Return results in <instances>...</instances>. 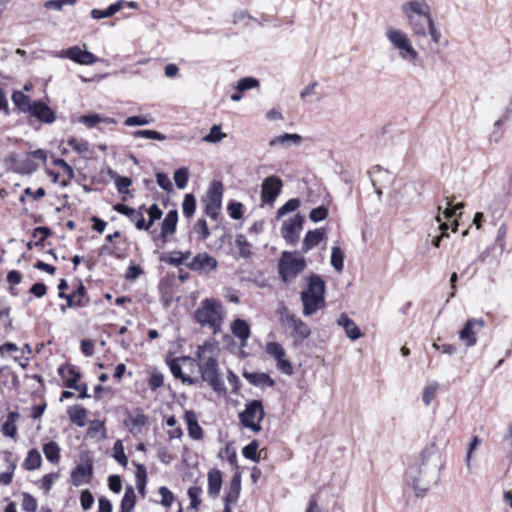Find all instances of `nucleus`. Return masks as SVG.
Instances as JSON below:
<instances>
[{
	"mask_svg": "<svg viewBox=\"0 0 512 512\" xmlns=\"http://www.w3.org/2000/svg\"><path fill=\"white\" fill-rule=\"evenodd\" d=\"M439 453L434 446L424 448L405 469L404 481L416 496H423L435 481Z\"/></svg>",
	"mask_w": 512,
	"mask_h": 512,
	"instance_id": "f257e3e1",
	"label": "nucleus"
},
{
	"mask_svg": "<svg viewBox=\"0 0 512 512\" xmlns=\"http://www.w3.org/2000/svg\"><path fill=\"white\" fill-rule=\"evenodd\" d=\"M197 355L199 363L196 365L201 372V379L208 382L214 391L224 392L225 385L220 377L217 364L218 346L214 343H205L199 346Z\"/></svg>",
	"mask_w": 512,
	"mask_h": 512,
	"instance_id": "f03ea898",
	"label": "nucleus"
},
{
	"mask_svg": "<svg viewBox=\"0 0 512 512\" xmlns=\"http://www.w3.org/2000/svg\"><path fill=\"white\" fill-rule=\"evenodd\" d=\"M306 288L301 292L302 314L309 317L325 308V281L316 274L306 278Z\"/></svg>",
	"mask_w": 512,
	"mask_h": 512,
	"instance_id": "7ed1b4c3",
	"label": "nucleus"
},
{
	"mask_svg": "<svg viewBox=\"0 0 512 512\" xmlns=\"http://www.w3.org/2000/svg\"><path fill=\"white\" fill-rule=\"evenodd\" d=\"M384 35L391 49L397 53L400 60L411 65H415L419 61L420 53L405 30L389 26L386 28Z\"/></svg>",
	"mask_w": 512,
	"mask_h": 512,
	"instance_id": "20e7f679",
	"label": "nucleus"
},
{
	"mask_svg": "<svg viewBox=\"0 0 512 512\" xmlns=\"http://www.w3.org/2000/svg\"><path fill=\"white\" fill-rule=\"evenodd\" d=\"M401 12L406 20H413L417 16L428 22V36L433 45H439L442 33L434 20L431 7L426 0H408L401 5Z\"/></svg>",
	"mask_w": 512,
	"mask_h": 512,
	"instance_id": "39448f33",
	"label": "nucleus"
},
{
	"mask_svg": "<svg viewBox=\"0 0 512 512\" xmlns=\"http://www.w3.org/2000/svg\"><path fill=\"white\" fill-rule=\"evenodd\" d=\"M225 318V309L222 303L214 298H206L201 301L194 311V319L203 327H209L214 334L221 331Z\"/></svg>",
	"mask_w": 512,
	"mask_h": 512,
	"instance_id": "423d86ee",
	"label": "nucleus"
},
{
	"mask_svg": "<svg viewBox=\"0 0 512 512\" xmlns=\"http://www.w3.org/2000/svg\"><path fill=\"white\" fill-rule=\"evenodd\" d=\"M306 260L298 252H283L278 268L285 282L293 281L305 268Z\"/></svg>",
	"mask_w": 512,
	"mask_h": 512,
	"instance_id": "0eeeda50",
	"label": "nucleus"
},
{
	"mask_svg": "<svg viewBox=\"0 0 512 512\" xmlns=\"http://www.w3.org/2000/svg\"><path fill=\"white\" fill-rule=\"evenodd\" d=\"M265 411L262 402L259 400H251L246 405L243 411L239 413V420L241 425L252 431L259 433L262 430L261 422L264 419Z\"/></svg>",
	"mask_w": 512,
	"mask_h": 512,
	"instance_id": "6e6552de",
	"label": "nucleus"
},
{
	"mask_svg": "<svg viewBox=\"0 0 512 512\" xmlns=\"http://www.w3.org/2000/svg\"><path fill=\"white\" fill-rule=\"evenodd\" d=\"M222 196H223V185L219 181H213L208 191L206 192L205 197L203 198V203L205 206V213L215 219L221 209L222 204Z\"/></svg>",
	"mask_w": 512,
	"mask_h": 512,
	"instance_id": "1a4fd4ad",
	"label": "nucleus"
},
{
	"mask_svg": "<svg viewBox=\"0 0 512 512\" xmlns=\"http://www.w3.org/2000/svg\"><path fill=\"white\" fill-rule=\"evenodd\" d=\"M266 353L276 362V367L285 375L293 374L291 362L286 357V351L279 342H267L265 346Z\"/></svg>",
	"mask_w": 512,
	"mask_h": 512,
	"instance_id": "9d476101",
	"label": "nucleus"
},
{
	"mask_svg": "<svg viewBox=\"0 0 512 512\" xmlns=\"http://www.w3.org/2000/svg\"><path fill=\"white\" fill-rule=\"evenodd\" d=\"M196 367L197 365L192 358L182 357L171 363L170 370L176 378L192 384L196 382V379L193 377Z\"/></svg>",
	"mask_w": 512,
	"mask_h": 512,
	"instance_id": "9b49d317",
	"label": "nucleus"
},
{
	"mask_svg": "<svg viewBox=\"0 0 512 512\" xmlns=\"http://www.w3.org/2000/svg\"><path fill=\"white\" fill-rule=\"evenodd\" d=\"M57 57L67 58L81 65H93L98 61L97 57L87 50L86 44H84L83 47L72 46L68 49L61 50L57 54Z\"/></svg>",
	"mask_w": 512,
	"mask_h": 512,
	"instance_id": "f8f14e48",
	"label": "nucleus"
},
{
	"mask_svg": "<svg viewBox=\"0 0 512 512\" xmlns=\"http://www.w3.org/2000/svg\"><path fill=\"white\" fill-rule=\"evenodd\" d=\"M304 218L300 214H295L292 217L283 221L281 226V235L286 242L295 245L300 237L303 228Z\"/></svg>",
	"mask_w": 512,
	"mask_h": 512,
	"instance_id": "ddd939ff",
	"label": "nucleus"
},
{
	"mask_svg": "<svg viewBox=\"0 0 512 512\" xmlns=\"http://www.w3.org/2000/svg\"><path fill=\"white\" fill-rule=\"evenodd\" d=\"M283 182L277 176H269L262 183L261 200L272 205L282 191Z\"/></svg>",
	"mask_w": 512,
	"mask_h": 512,
	"instance_id": "4468645a",
	"label": "nucleus"
},
{
	"mask_svg": "<svg viewBox=\"0 0 512 512\" xmlns=\"http://www.w3.org/2000/svg\"><path fill=\"white\" fill-rule=\"evenodd\" d=\"M187 267L193 271L201 273H210L215 271L218 266V261L208 253H199L193 257L192 261L186 263Z\"/></svg>",
	"mask_w": 512,
	"mask_h": 512,
	"instance_id": "2eb2a0df",
	"label": "nucleus"
},
{
	"mask_svg": "<svg viewBox=\"0 0 512 512\" xmlns=\"http://www.w3.org/2000/svg\"><path fill=\"white\" fill-rule=\"evenodd\" d=\"M484 326V321L480 319H470L459 333V338L467 347L474 346L477 343V332Z\"/></svg>",
	"mask_w": 512,
	"mask_h": 512,
	"instance_id": "dca6fc26",
	"label": "nucleus"
},
{
	"mask_svg": "<svg viewBox=\"0 0 512 512\" xmlns=\"http://www.w3.org/2000/svg\"><path fill=\"white\" fill-rule=\"evenodd\" d=\"M29 114L44 124H52L56 121V113L43 101H33Z\"/></svg>",
	"mask_w": 512,
	"mask_h": 512,
	"instance_id": "f3484780",
	"label": "nucleus"
},
{
	"mask_svg": "<svg viewBox=\"0 0 512 512\" xmlns=\"http://www.w3.org/2000/svg\"><path fill=\"white\" fill-rule=\"evenodd\" d=\"M287 328L291 331L294 345H299L311 335L310 327L299 317L292 319Z\"/></svg>",
	"mask_w": 512,
	"mask_h": 512,
	"instance_id": "a211bd4d",
	"label": "nucleus"
},
{
	"mask_svg": "<svg viewBox=\"0 0 512 512\" xmlns=\"http://www.w3.org/2000/svg\"><path fill=\"white\" fill-rule=\"evenodd\" d=\"M231 333L239 340L240 346H247L248 339L250 338V326L247 321L237 318L230 324Z\"/></svg>",
	"mask_w": 512,
	"mask_h": 512,
	"instance_id": "6ab92c4d",
	"label": "nucleus"
},
{
	"mask_svg": "<svg viewBox=\"0 0 512 512\" xmlns=\"http://www.w3.org/2000/svg\"><path fill=\"white\" fill-rule=\"evenodd\" d=\"M93 474L92 464L90 462L77 465L71 472V482L75 486L87 484Z\"/></svg>",
	"mask_w": 512,
	"mask_h": 512,
	"instance_id": "aec40b11",
	"label": "nucleus"
},
{
	"mask_svg": "<svg viewBox=\"0 0 512 512\" xmlns=\"http://www.w3.org/2000/svg\"><path fill=\"white\" fill-rule=\"evenodd\" d=\"M231 255L236 258H248L251 254V246L243 235H237L231 243Z\"/></svg>",
	"mask_w": 512,
	"mask_h": 512,
	"instance_id": "412c9836",
	"label": "nucleus"
},
{
	"mask_svg": "<svg viewBox=\"0 0 512 512\" xmlns=\"http://www.w3.org/2000/svg\"><path fill=\"white\" fill-rule=\"evenodd\" d=\"M302 137L296 133H284L273 137L269 141V147L274 148L281 146L283 148H289L291 146H297L301 143Z\"/></svg>",
	"mask_w": 512,
	"mask_h": 512,
	"instance_id": "4be33fe9",
	"label": "nucleus"
},
{
	"mask_svg": "<svg viewBox=\"0 0 512 512\" xmlns=\"http://www.w3.org/2000/svg\"><path fill=\"white\" fill-rule=\"evenodd\" d=\"M148 423V417L142 412L130 414L125 420V425L131 434H140Z\"/></svg>",
	"mask_w": 512,
	"mask_h": 512,
	"instance_id": "5701e85b",
	"label": "nucleus"
},
{
	"mask_svg": "<svg viewBox=\"0 0 512 512\" xmlns=\"http://www.w3.org/2000/svg\"><path fill=\"white\" fill-rule=\"evenodd\" d=\"M339 326L343 327L348 338L357 340L362 337V333L356 323L346 314H341L337 320Z\"/></svg>",
	"mask_w": 512,
	"mask_h": 512,
	"instance_id": "b1692460",
	"label": "nucleus"
},
{
	"mask_svg": "<svg viewBox=\"0 0 512 512\" xmlns=\"http://www.w3.org/2000/svg\"><path fill=\"white\" fill-rule=\"evenodd\" d=\"M208 494L212 498L218 497L222 487V474L218 469H212L208 472Z\"/></svg>",
	"mask_w": 512,
	"mask_h": 512,
	"instance_id": "393cba45",
	"label": "nucleus"
},
{
	"mask_svg": "<svg viewBox=\"0 0 512 512\" xmlns=\"http://www.w3.org/2000/svg\"><path fill=\"white\" fill-rule=\"evenodd\" d=\"M78 122L87 126L88 128H93L99 124H116V120L110 117H104L100 114H87L82 115L78 118Z\"/></svg>",
	"mask_w": 512,
	"mask_h": 512,
	"instance_id": "a878e982",
	"label": "nucleus"
},
{
	"mask_svg": "<svg viewBox=\"0 0 512 512\" xmlns=\"http://www.w3.org/2000/svg\"><path fill=\"white\" fill-rule=\"evenodd\" d=\"M185 421L187 424V430L189 436L194 440H200L202 438V428L198 424V419L193 411L185 412Z\"/></svg>",
	"mask_w": 512,
	"mask_h": 512,
	"instance_id": "bb28decb",
	"label": "nucleus"
},
{
	"mask_svg": "<svg viewBox=\"0 0 512 512\" xmlns=\"http://www.w3.org/2000/svg\"><path fill=\"white\" fill-rule=\"evenodd\" d=\"M244 378L250 383L258 387H272L273 379L266 373H250L244 372Z\"/></svg>",
	"mask_w": 512,
	"mask_h": 512,
	"instance_id": "cd10ccee",
	"label": "nucleus"
},
{
	"mask_svg": "<svg viewBox=\"0 0 512 512\" xmlns=\"http://www.w3.org/2000/svg\"><path fill=\"white\" fill-rule=\"evenodd\" d=\"M20 415L17 412H10L7 415L5 422L1 427V432L4 436L9 438H15L17 435V421L19 420Z\"/></svg>",
	"mask_w": 512,
	"mask_h": 512,
	"instance_id": "c85d7f7f",
	"label": "nucleus"
},
{
	"mask_svg": "<svg viewBox=\"0 0 512 512\" xmlns=\"http://www.w3.org/2000/svg\"><path fill=\"white\" fill-rule=\"evenodd\" d=\"M178 221V213L176 210L169 211L161 225V236L166 239V237L170 234H173L176 229Z\"/></svg>",
	"mask_w": 512,
	"mask_h": 512,
	"instance_id": "c756f323",
	"label": "nucleus"
},
{
	"mask_svg": "<svg viewBox=\"0 0 512 512\" xmlns=\"http://www.w3.org/2000/svg\"><path fill=\"white\" fill-rule=\"evenodd\" d=\"M240 491H241V475L236 474L230 482L229 491L226 493V496H225V504L232 505V504L236 503L238 500V497L240 495Z\"/></svg>",
	"mask_w": 512,
	"mask_h": 512,
	"instance_id": "7c9ffc66",
	"label": "nucleus"
},
{
	"mask_svg": "<svg viewBox=\"0 0 512 512\" xmlns=\"http://www.w3.org/2000/svg\"><path fill=\"white\" fill-rule=\"evenodd\" d=\"M325 233L321 229L310 230L303 240V250L306 252L318 245L324 239Z\"/></svg>",
	"mask_w": 512,
	"mask_h": 512,
	"instance_id": "2f4dec72",
	"label": "nucleus"
},
{
	"mask_svg": "<svg viewBox=\"0 0 512 512\" xmlns=\"http://www.w3.org/2000/svg\"><path fill=\"white\" fill-rule=\"evenodd\" d=\"M123 4H124V1L120 0L114 4H111L105 10L92 9L90 12V15L95 20L109 18V17H112L114 14H116L122 8Z\"/></svg>",
	"mask_w": 512,
	"mask_h": 512,
	"instance_id": "473e14b6",
	"label": "nucleus"
},
{
	"mask_svg": "<svg viewBox=\"0 0 512 512\" xmlns=\"http://www.w3.org/2000/svg\"><path fill=\"white\" fill-rule=\"evenodd\" d=\"M11 98H12V102L14 103V105L21 112H25V113L30 112L32 105H33V101H31L30 98L28 96H26L22 91H15L12 94Z\"/></svg>",
	"mask_w": 512,
	"mask_h": 512,
	"instance_id": "72a5a7b5",
	"label": "nucleus"
},
{
	"mask_svg": "<svg viewBox=\"0 0 512 512\" xmlns=\"http://www.w3.org/2000/svg\"><path fill=\"white\" fill-rule=\"evenodd\" d=\"M39 163L34 161L29 154L19 159L16 163V170L21 174H30L36 171Z\"/></svg>",
	"mask_w": 512,
	"mask_h": 512,
	"instance_id": "f704fd0d",
	"label": "nucleus"
},
{
	"mask_svg": "<svg viewBox=\"0 0 512 512\" xmlns=\"http://www.w3.org/2000/svg\"><path fill=\"white\" fill-rule=\"evenodd\" d=\"M70 420L79 427H83L87 422V412L79 406L70 407L68 410Z\"/></svg>",
	"mask_w": 512,
	"mask_h": 512,
	"instance_id": "c9c22d12",
	"label": "nucleus"
},
{
	"mask_svg": "<svg viewBox=\"0 0 512 512\" xmlns=\"http://www.w3.org/2000/svg\"><path fill=\"white\" fill-rule=\"evenodd\" d=\"M136 495L134 488L132 486H128L125 489L124 496L121 501V512H131L135 506Z\"/></svg>",
	"mask_w": 512,
	"mask_h": 512,
	"instance_id": "e433bc0d",
	"label": "nucleus"
},
{
	"mask_svg": "<svg viewBox=\"0 0 512 512\" xmlns=\"http://www.w3.org/2000/svg\"><path fill=\"white\" fill-rule=\"evenodd\" d=\"M43 453L51 463H58L60 461V447L54 441L48 442L43 446Z\"/></svg>",
	"mask_w": 512,
	"mask_h": 512,
	"instance_id": "4c0bfd02",
	"label": "nucleus"
},
{
	"mask_svg": "<svg viewBox=\"0 0 512 512\" xmlns=\"http://www.w3.org/2000/svg\"><path fill=\"white\" fill-rule=\"evenodd\" d=\"M42 464V457L38 450L32 449L28 452L26 459L24 460V468L26 470L38 469Z\"/></svg>",
	"mask_w": 512,
	"mask_h": 512,
	"instance_id": "58836bf2",
	"label": "nucleus"
},
{
	"mask_svg": "<svg viewBox=\"0 0 512 512\" xmlns=\"http://www.w3.org/2000/svg\"><path fill=\"white\" fill-rule=\"evenodd\" d=\"M331 265L337 272H342L344 267V253L339 246L332 247Z\"/></svg>",
	"mask_w": 512,
	"mask_h": 512,
	"instance_id": "ea45409f",
	"label": "nucleus"
},
{
	"mask_svg": "<svg viewBox=\"0 0 512 512\" xmlns=\"http://www.w3.org/2000/svg\"><path fill=\"white\" fill-rule=\"evenodd\" d=\"M226 136V133L221 131L220 125H213L210 128L209 133L203 137V141L206 143L215 144L221 142L224 138H226Z\"/></svg>",
	"mask_w": 512,
	"mask_h": 512,
	"instance_id": "a19ab883",
	"label": "nucleus"
},
{
	"mask_svg": "<svg viewBox=\"0 0 512 512\" xmlns=\"http://www.w3.org/2000/svg\"><path fill=\"white\" fill-rule=\"evenodd\" d=\"M438 390V383L431 382L427 384L422 391V402L425 406H429L435 399Z\"/></svg>",
	"mask_w": 512,
	"mask_h": 512,
	"instance_id": "79ce46f5",
	"label": "nucleus"
},
{
	"mask_svg": "<svg viewBox=\"0 0 512 512\" xmlns=\"http://www.w3.org/2000/svg\"><path fill=\"white\" fill-rule=\"evenodd\" d=\"M132 136L136 139L145 138L157 141H165L167 138L166 135L155 130H137L132 132Z\"/></svg>",
	"mask_w": 512,
	"mask_h": 512,
	"instance_id": "37998d69",
	"label": "nucleus"
},
{
	"mask_svg": "<svg viewBox=\"0 0 512 512\" xmlns=\"http://www.w3.org/2000/svg\"><path fill=\"white\" fill-rule=\"evenodd\" d=\"M154 122L153 117L149 115H137L126 118L124 124L128 127L132 126H145Z\"/></svg>",
	"mask_w": 512,
	"mask_h": 512,
	"instance_id": "c03bdc74",
	"label": "nucleus"
},
{
	"mask_svg": "<svg viewBox=\"0 0 512 512\" xmlns=\"http://www.w3.org/2000/svg\"><path fill=\"white\" fill-rule=\"evenodd\" d=\"M412 34L416 37H425L428 35V24L425 25L422 21L417 18L413 20H407Z\"/></svg>",
	"mask_w": 512,
	"mask_h": 512,
	"instance_id": "a18cd8bd",
	"label": "nucleus"
},
{
	"mask_svg": "<svg viewBox=\"0 0 512 512\" xmlns=\"http://www.w3.org/2000/svg\"><path fill=\"white\" fill-rule=\"evenodd\" d=\"M191 253L189 251L182 252V251H174L171 252L167 258L166 261L171 265H181L186 263V261L190 258Z\"/></svg>",
	"mask_w": 512,
	"mask_h": 512,
	"instance_id": "49530a36",
	"label": "nucleus"
},
{
	"mask_svg": "<svg viewBox=\"0 0 512 512\" xmlns=\"http://www.w3.org/2000/svg\"><path fill=\"white\" fill-rule=\"evenodd\" d=\"M113 458L123 467L128 464V458L124 452V446L121 440H117L113 445Z\"/></svg>",
	"mask_w": 512,
	"mask_h": 512,
	"instance_id": "de8ad7c7",
	"label": "nucleus"
},
{
	"mask_svg": "<svg viewBox=\"0 0 512 512\" xmlns=\"http://www.w3.org/2000/svg\"><path fill=\"white\" fill-rule=\"evenodd\" d=\"M196 199L193 194H186L182 202V211L186 217H191L195 213Z\"/></svg>",
	"mask_w": 512,
	"mask_h": 512,
	"instance_id": "09e8293b",
	"label": "nucleus"
},
{
	"mask_svg": "<svg viewBox=\"0 0 512 512\" xmlns=\"http://www.w3.org/2000/svg\"><path fill=\"white\" fill-rule=\"evenodd\" d=\"M300 206V201L296 198L288 200L283 206H281L278 211L276 218L280 219L288 213H292L297 210Z\"/></svg>",
	"mask_w": 512,
	"mask_h": 512,
	"instance_id": "8fccbe9b",
	"label": "nucleus"
},
{
	"mask_svg": "<svg viewBox=\"0 0 512 512\" xmlns=\"http://www.w3.org/2000/svg\"><path fill=\"white\" fill-rule=\"evenodd\" d=\"M166 424L170 428L167 432L170 440L180 439L182 437V429L177 426V420L174 416L169 417Z\"/></svg>",
	"mask_w": 512,
	"mask_h": 512,
	"instance_id": "3c124183",
	"label": "nucleus"
},
{
	"mask_svg": "<svg viewBox=\"0 0 512 512\" xmlns=\"http://www.w3.org/2000/svg\"><path fill=\"white\" fill-rule=\"evenodd\" d=\"M189 180V171L186 167H182L177 169L174 172V181L176 183L177 188L184 189Z\"/></svg>",
	"mask_w": 512,
	"mask_h": 512,
	"instance_id": "603ef678",
	"label": "nucleus"
},
{
	"mask_svg": "<svg viewBox=\"0 0 512 512\" xmlns=\"http://www.w3.org/2000/svg\"><path fill=\"white\" fill-rule=\"evenodd\" d=\"M187 493L190 499V507L194 510H198L201 504L200 496L202 494V489L199 486H192L188 489Z\"/></svg>",
	"mask_w": 512,
	"mask_h": 512,
	"instance_id": "864d4df0",
	"label": "nucleus"
},
{
	"mask_svg": "<svg viewBox=\"0 0 512 512\" xmlns=\"http://www.w3.org/2000/svg\"><path fill=\"white\" fill-rule=\"evenodd\" d=\"M258 447H259L258 442L252 441L250 444H248L247 446H245L242 449L243 456L247 459L258 462L260 460V456L258 453Z\"/></svg>",
	"mask_w": 512,
	"mask_h": 512,
	"instance_id": "5fc2aeb1",
	"label": "nucleus"
},
{
	"mask_svg": "<svg viewBox=\"0 0 512 512\" xmlns=\"http://www.w3.org/2000/svg\"><path fill=\"white\" fill-rule=\"evenodd\" d=\"M259 86V81L253 77H245L240 79L237 82L236 89L239 92H245L247 90L257 88Z\"/></svg>",
	"mask_w": 512,
	"mask_h": 512,
	"instance_id": "6e6d98bb",
	"label": "nucleus"
},
{
	"mask_svg": "<svg viewBox=\"0 0 512 512\" xmlns=\"http://www.w3.org/2000/svg\"><path fill=\"white\" fill-rule=\"evenodd\" d=\"M146 469L144 465L137 464V470H136V480H137V488L141 494L144 495L145 493V487H146Z\"/></svg>",
	"mask_w": 512,
	"mask_h": 512,
	"instance_id": "4d7b16f0",
	"label": "nucleus"
},
{
	"mask_svg": "<svg viewBox=\"0 0 512 512\" xmlns=\"http://www.w3.org/2000/svg\"><path fill=\"white\" fill-rule=\"evenodd\" d=\"M67 143L72 149H74L78 153L85 154L89 151V144L84 140L70 138Z\"/></svg>",
	"mask_w": 512,
	"mask_h": 512,
	"instance_id": "13d9d810",
	"label": "nucleus"
},
{
	"mask_svg": "<svg viewBox=\"0 0 512 512\" xmlns=\"http://www.w3.org/2000/svg\"><path fill=\"white\" fill-rule=\"evenodd\" d=\"M76 0H48L44 3V7L47 9L61 10L63 6H73Z\"/></svg>",
	"mask_w": 512,
	"mask_h": 512,
	"instance_id": "bf43d9fd",
	"label": "nucleus"
},
{
	"mask_svg": "<svg viewBox=\"0 0 512 512\" xmlns=\"http://www.w3.org/2000/svg\"><path fill=\"white\" fill-rule=\"evenodd\" d=\"M58 473H49L42 477L40 480V487L45 490L46 493H48L52 486L54 481L58 478Z\"/></svg>",
	"mask_w": 512,
	"mask_h": 512,
	"instance_id": "052dcab7",
	"label": "nucleus"
},
{
	"mask_svg": "<svg viewBox=\"0 0 512 512\" xmlns=\"http://www.w3.org/2000/svg\"><path fill=\"white\" fill-rule=\"evenodd\" d=\"M277 313L279 315L280 322L286 327L292 322V319L297 317L295 314L290 313L285 306H281Z\"/></svg>",
	"mask_w": 512,
	"mask_h": 512,
	"instance_id": "680f3d73",
	"label": "nucleus"
},
{
	"mask_svg": "<svg viewBox=\"0 0 512 512\" xmlns=\"http://www.w3.org/2000/svg\"><path fill=\"white\" fill-rule=\"evenodd\" d=\"M480 443H481V440L479 439L478 436H473L469 443V447H468V451H467L466 459H465L466 466L469 470L471 469V466H472L471 465L472 452L480 445Z\"/></svg>",
	"mask_w": 512,
	"mask_h": 512,
	"instance_id": "e2e57ef3",
	"label": "nucleus"
},
{
	"mask_svg": "<svg viewBox=\"0 0 512 512\" xmlns=\"http://www.w3.org/2000/svg\"><path fill=\"white\" fill-rule=\"evenodd\" d=\"M22 507L27 512H35L37 509V501L30 494L24 493Z\"/></svg>",
	"mask_w": 512,
	"mask_h": 512,
	"instance_id": "0e129e2a",
	"label": "nucleus"
},
{
	"mask_svg": "<svg viewBox=\"0 0 512 512\" xmlns=\"http://www.w3.org/2000/svg\"><path fill=\"white\" fill-rule=\"evenodd\" d=\"M309 216L313 222H319L326 219V217L328 216V210L324 206H319L317 208H314L310 212Z\"/></svg>",
	"mask_w": 512,
	"mask_h": 512,
	"instance_id": "69168bd1",
	"label": "nucleus"
},
{
	"mask_svg": "<svg viewBox=\"0 0 512 512\" xmlns=\"http://www.w3.org/2000/svg\"><path fill=\"white\" fill-rule=\"evenodd\" d=\"M156 181L157 184L165 191L170 192L173 189L172 183L169 179V177L161 172H158L156 174Z\"/></svg>",
	"mask_w": 512,
	"mask_h": 512,
	"instance_id": "338daca9",
	"label": "nucleus"
},
{
	"mask_svg": "<svg viewBox=\"0 0 512 512\" xmlns=\"http://www.w3.org/2000/svg\"><path fill=\"white\" fill-rule=\"evenodd\" d=\"M161 495V504L165 507H170L174 501L173 493L167 487H161L159 489Z\"/></svg>",
	"mask_w": 512,
	"mask_h": 512,
	"instance_id": "774afa93",
	"label": "nucleus"
}]
</instances>
